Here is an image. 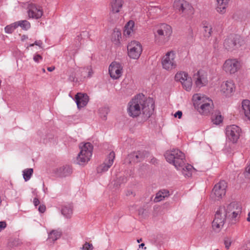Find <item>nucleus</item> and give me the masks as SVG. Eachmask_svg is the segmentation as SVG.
Wrapping results in <instances>:
<instances>
[{"instance_id": "obj_1", "label": "nucleus", "mask_w": 250, "mask_h": 250, "mask_svg": "<svg viewBox=\"0 0 250 250\" xmlns=\"http://www.w3.org/2000/svg\"><path fill=\"white\" fill-rule=\"evenodd\" d=\"M154 109V104L152 100L145 101L141 96H137L128 104L127 113L132 117H136L142 112L146 117H149Z\"/></svg>"}, {"instance_id": "obj_2", "label": "nucleus", "mask_w": 250, "mask_h": 250, "mask_svg": "<svg viewBox=\"0 0 250 250\" xmlns=\"http://www.w3.org/2000/svg\"><path fill=\"white\" fill-rule=\"evenodd\" d=\"M194 107L203 115H208L214 108L213 101L209 97L200 93L194 94L192 96Z\"/></svg>"}, {"instance_id": "obj_3", "label": "nucleus", "mask_w": 250, "mask_h": 250, "mask_svg": "<svg viewBox=\"0 0 250 250\" xmlns=\"http://www.w3.org/2000/svg\"><path fill=\"white\" fill-rule=\"evenodd\" d=\"M172 27L166 23L158 25L154 30V42L159 45H164L170 40Z\"/></svg>"}, {"instance_id": "obj_4", "label": "nucleus", "mask_w": 250, "mask_h": 250, "mask_svg": "<svg viewBox=\"0 0 250 250\" xmlns=\"http://www.w3.org/2000/svg\"><path fill=\"white\" fill-rule=\"evenodd\" d=\"M165 156L166 160L172 164L176 168H179L182 167L185 160L184 154L177 149L167 151Z\"/></svg>"}, {"instance_id": "obj_5", "label": "nucleus", "mask_w": 250, "mask_h": 250, "mask_svg": "<svg viewBox=\"0 0 250 250\" xmlns=\"http://www.w3.org/2000/svg\"><path fill=\"white\" fill-rule=\"evenodd\" d=\"M80 152L77 158L78 163L83 165L90 159L93 151V146L90 143H82L79 146Z\"/></svg>"}, {"instance_id": "obj_6", "label": "nucleus", "mask_w": 250, "mask_h": 250, "mask_svg": "<svg viewBox=\"0 0 250 250\" xmlns=\"http://www.w3.org/2000/svg\"><path fill=\"white\" fill-rule=\"evenodd\" d=\"M242 67V62L236 58H229L225 61L222 66L223 71L229 75H235Z\"/></svg>"}, {"instance_id": "obj_7", "label": "nucleus", "mask_w": 250, "mask_h": 250, "mask_svg": "<svg viewBox=\"0 0 250 250\" xmlns=\"http://www.w3.org/2000/svg\"><path fill=\"white\" fill-rule=\"evenodd\" d=\"M221 207L224 208L228 218L230 220L232 223H235L238 220L242 210L241 207L238 203L233 202Z\"/></svg>"}, {"instance_id": "obj_8", "label": "nucleus", "mask_w": 250, "mask_h": 250, "mask_svg": "<svg viewBox=\"0 0 250 250\" xmlns=\"http://www.w3.org/2000/svg\"><path fill=\"white\" fill-rule=\"evenodd\" d=\"M161 64L163 69L171 71L177 67L176 53L175 51L170 50L162 57Z\"/></svg>"}, {"instance_id": "obj_9", "label": "nucleus", "mask_w": 250, "mask_h": 250, "mask_svg": "<svg viewBox=\"0 0 250 250\" xmlns=\"http://www.w3.org/2000/svg\"><path fill=\"white\" fill-rule=\"evenodd\" d=\"M224 207H220L215 214L212 222V228L216 232H219L223 228L228 218Z\"/></svg>"}, {"instance_id": "obj_10", "label": "nucleus", "mask_w": 250, "mask_h": 250, "mask_svg": "<svg viewBox=\"0 0 250 250\" xmlns=\"http://www.w3.org/2000/svg\"><path fill=\"white\" fill-rule=\"evenodd\" d=\"M127 55L132 59L138 60L143 51L141 43L136 40L129 42L127 45Z\"/></svg>"}, {"instance_id": "obj_11", "label": "nucleus", "mask_w": 250, "mask_h": 250, "mask_svg": "<svg viewBox=\"0 0 250 250\" xmlns=\"http://www.w3.org/2000/svg\"><path fill=\"white\" fill-rule=\"evenodd\" d=\"M243 43V41L238 35L231 36L225 39L224 46L226 49L232 51L239 48Z\"/></svg>"}, {"instance_id": "obj_12", "label": "nucleus", "mask_w": 250, "mask_h": 250, "mask_svg": "<svg viewBox=\"0 0 250 250\" xmlns=\"http://www.w3.org/2000/svg\"><path fill=\"white\" fill-rule=\"evenodd\" d=\"M194 84L196 87L200 89L208 84V74L203 70H199L193 76Z\"/></svg>"}, {"instance_id": "obj_13", "label": "nucleus", "mask_w": 250, "mask_h": 250, "mask_svg": "<svg viewBox=\"0 0 250 250\" xmlns=\"http://www.w3.org/2000/svg\"><path fill=\"white\" fill-rule=\"evenodd\" d=\"M241 133V128L237 125H228L226 128V134L228 139L232 143H236L240 138Z\"/></svg>"}, {"instance_id": "obj_14", "label": "nucleus", "mask_w": 250, "mask_h": 250, "mask_svg": "<svg viewBox=\"0 0 250 250\" xmlns=\"http://www.w3.org/2000/svg\"><path fill=\"white\" fill-rule=\"evenodd\" d=\"M173 7L183 16H188L193 13L192 7L185 0H175Z\"/></svg>"}, {"instance_id": "obj_15", "label": "nucleus", "mask_w": 250, "mask_h": 250, "mask_svg": "<svg viewBox=\"0 0 250 250\" xmlns=\"http://www.w3.org/2000/svg\"><path fill=\"white\" fill-rule=\"evenodd\" d=\"M123 0H112L110 3V18L111 21H117L119 19V16L116 15L119 13L124 4Z\"/></svg>"}, {"instance_id": "obj_16", "label": "nucleus", "mask_w": 250, "mask_h": 250, "mask_svg": "<svg viewBox=\"0 0 250 250\" xmlns=\"http://www.w3.org/2000/svg\"><path fill=\"white\" fill-rule=\"evenodd\" d=\"M227 183L225 181H221L216 184L212 192V197L215 200H219L226 194Z\"/></svg>"}, {"instance_id": "obj_17", "label": "nucleus", "mask_w": 250, "mask_h": 250, "mask_svg": "<svg viewBox=\"0 0 250 250\" xmlns=\"http://www.w3.org/2000/svg\"><path fill=\"white\" fill-rule=\"evenodd\" d=\"M108 71L112 79L114 80L118 79L123 75V66L120 62H113L109 66Z\"/></svg>"}, {"instance_id": "obj_18", "label": "nucleus", "mask_w": 250, "mask_h": 250, "mask_svg": "<svg viewBox=\"0 0 250 250\" xmlns=\"http://www.w3.org/2000/svg\"><path fill=\"white\" fill-rule=\"evenodd\" d=\"M235 90V85L232 80L223 82L220 86V93L226 97L231 96Z\"/></svg>"}, {"instance_id": "obj_19", "label": "nucleus", "mask_w": 250, "mask_h": 250, "mask_svg": "<svg viewBox=\"0 0 250 250\" xmlns=\"http://www.w3.org/2000/svg\"><path fill=\"white\" fill-rule=\"evenodd\" d=\"M27 13L29 18L38 19L43 15V10L40 6L30 3L27 7Z\"/></svg>"}, {"instance_id": "obj_20", "label": "nucleus", "mask_w": 250, "mask_h": 250, "mask_svg": "<svg viewBox=\"0 0 250 250\" xmlns=\"http://www.w3.org/2000/svg\"><path fill=\"white\" fill-rule=\"evenodd\" d=\"M115 156V154L114 152H110L104 162L97 167V172L103 173L107 171L113 164Z\"/></svg>"}, {"instance_id": "obj_21", "label": "nucleus", "mask_w": 250, "mask_h": 250, "mask_svg": "<svg viewBox=\"0 0 250 250\" xmlns=\"http://www.w3.org/2000/svg\"><path fill=\"white\" fill-rule=\"evenodd\" d=\"M75 98L77 107L79 109L85 106L89 100L87 95L82 93H78Z\"/></svg>"}, {"instance_id": "obj_22", "label": "nucleus", "mask_w": 250, "mask_h": 250, "mask_svg": "<svg viewBox=\"0 0 250 250\" xmlns=\"http://www.w3.org/2000/svg\"><path fill=\"white\" fill-rule=\"evenodd\" d=\"M176 169L180 171L185 177H190L192 175L193 167L191 165L186 163V161L185 160L182 166L179 168H176Z\"/></svg>"}, {"instance_id": "obj_23", "label": "nucleus", "mask_w": 250, "mask_h": 250, "mask_svg": "<svg viewBox=\"0 0 250 250\" xmlns=\"http://www.w3.org/2000/svg\"><path fill=\"white\" fill-rule=\"evenodd\" d=\"M136 29L134 21L130 20L125 26L124 34L125 36H131L134 34Z\"/></svg>"}, {"instance_id": "obj_24", "label": "nucleus", "mask_w": 250, "mask_h": 250, "mask_svg": "<svg viewBox=\"0 0 250 250\" xmlns=\"http://www.w3.org/2000/svg\"><path fill=\"white\" fill-rule=\"evenodd\" d=\"M202 25L204 36L206 38H209L211 37L212 33V28L211 24L207 21H203Z\"/></svg>"}, {"instance_id": "obj_25", "label": "nucleus", "mask_w": 250, "mask_h": 250, "mask_svg": "<svg viewBox=\"0 0 250 250\" xmlns=\"http://www.w3.org/2000/svg\"><path fill=\"white\" fill-rule=\"evenodd\" d=\"M143 157V154L140 151L134 152L128 155L127 158L130 163L140 161Z\"/></svg>"}, {"instance_id": "obj_26", "label": "nucleus", "mask_w": 250, "mask_h": 250, "mask_svg": "<svg viewBox=\"0 0 250 250\" xmlns=\"http://www.w3.org/2000/svg\"><path fill=\"white\" fill-rule=\"evenodd\" d=\"M122 34L120 31L117 29L114 30L111 36V42L115 45H118L120 44Z\"/></svg>"}, {"instance_id": "obj_27", "label": "nucleus", "mask_w": 250, "mask_h": 250, "mask_svg": "<svg viewBox=\"0 0 250 250\" xmlns=\"http://www.w3.org/2000/svg\"><path fill=\"white\" fill-rule=\"evenodd\" d=\"M216 10L218 12L223 14L226 12L229 0H216Z\"/></svg>"}, {"instance_id": "obj_28", "label": "nucleus", "mask_w": 250, "mask_h": 250, "mask_svg": "<svg viewBox=\"0 0 250 250\" xmlns=\"http://www.w3.org/2000/svg\"><path fill=\"white\" fill-rule=\"evenodd\" d=\"M242 106L246 117L250 121V101L243 100L242 103Z\"/></svg>"}, {"instance_id": "obj_29", "label": "nucleus", "mask_w": 250, "mask_h": 250, "mask_svg": "<svg viewBox=\"0 0 250 250\" xmlns=\"http://www.w3.org/2000/svg\"><path fill=\"white\" fill-rule=\"evenodd\" d=\"M169 195V191L167 190H162L158 192L154 199L155 202H158L164 200L166 197H168Z\"/></svg>"}, {"instance_id": "obj_30", "label": "nucleus", "mask_w": 250, "mask_h": 250, "mask_svg": "<svg viewBox=\"0 0 250 250\" xmlns=\"http://www.w3.org/2000/svg\"><path fill=\"white\" fill-rule=\"evenodd\" d=\"M190 76L188 75V74L184 71H180L177 72L175 75V80L177 82H179L182 84L187 80L188 78H189Z\"/></svg>"}, {"instance_id": "obj_31", "label": "nucleus", "mask_w": 250, "mask_h": 250, "mask_svg": "<svg viewBox=\"0 0 250 250\" xmlns=\"http://www.w3.org/2000/svg\"><path fill=\"white\" fill-rule=\"evenodd\" d=\"M223 117L220 112H216L212 116L211 121L212 123L216 125H219L223 122Z\"/></svg>"}, {"instance_id": "obj_32", "label": "nucleus", "mask_w": 250, "mask_h": 250, "mask_svg": "<svg viewBox=\"0 0 250 250\" xmlns=\"http://www.w3.org/2000/svg\"><path fill=\"white\" fill-rule=\"evenodd\" d=\"M183 88L187 91H191L192 87V80L190 77L188 78L186 81L182 83Z\"/></svg>"}, {"instance_id": "obj_33", "label": "nucleus", "mask_w": 250, "mask_h": 250, "mask_svg": "<svg viewBox=\"0 0 250 250\" xmlns=\"http://www.w3.org/2000/svg\"><path fill=\"white\" fill-rule=\"evenodd\" d=\"M17 27L20 26L22 29L27 30L31 27L30 23L26 20H22L16 22Z\"/></svg>"}, {"instance_id": "obj_34", "label": "nucleus", "mask_w": 250, "mask_h": 250, "mask_svg": "<svg viewBox=\"0 0 250 250\" xmlns=\"http://www.w3.org/2000/svg\"><path fill=\"white\" fill-rule=\"evenodd\" d=\"M61 235V233L59 231L52 230L51 231L48 235V239L52 241H55L59 239Z\"/></svg>"}, {"instance_id": "obj_35", "label": "nucleus", "mask_w": 250, "mask_h": 250, "mask_svg": "<svg viewBox=\"0 0 250 250\" xmlns=\"http://www.w3.org/2000/svg\"><path fill=\"white\" fill-rule=\"evenodd\" d=\"M33 173L32 168H27L23 171V177L25 181L29 180Z\"/></svg>"}, {"instance_id": "obj_36", "label": "nucleus", "mask_w": 250, "mask_h": 250, "mask_svg": "<svg viewBox=\"0 0 250 250\" xmlns=\"http://www.w3.org/2000/svg\"><path fill=\"white\" fill-rule=\"evenodd\" d=\"M62 214L66 218H70L72 214V209L70 207H64L62 210Z\"/></svg>"}, {"instance_id": "obj_37", "label": "nucleus", "mask_w": 250, "mask_h": 250, "mask_svg": "<svg viewBox=\"0 0 250 250\" xmlns=\"http://www.w3.org/2000/svg\"><path fill=\"white\" fill-rule=\"evenodd\" d=\"M17 28L16 22H15L9 25L6 26L5 28V32L6 33L10 34L12 33L14 30Z\"/></svg>"}, {"instance_id": "obj_38", "label": "nucleus", "mask_w": 250, "mask_h": 250, "mask_svg": "<svg viewBox=\"0 0 250 250\" xmlns=\"http://www.w3.org/2000/svg\"><path fill=\"white\" fill-rule=\"evenodd\" d=\"M83 250H93V246L92 244L85 242L82 248Z\"/></svg>"}, {"instance_id": "obj_39", "label": "nucleus", "mask_w": 250, "mask_h": 250, "mask_svg": "<svg viewBox=\"0 0 250 250\" xmlns=\"http://www.w3.org/2000/svg\"><path fill=\"white\" fill-rule=\"evenodd\" d=\"M232 243V241L231 238H226L224 240V244L225 246V248L227 249H229L231 246Z\"/></svg>"}, {"instance_id": "obj_40", "label": "nucleus", "mask_w": 250, "mask_h": 250, "mask_svg": "<svg viewBox=\"0 0 250 250\" xmlns=\"http://www.w3.org/2000/svg\"><path fill=\"white\" fill-rule=\"evenodd\" d=\"M245 176L248 178H250V161L248 166L246 168Z\"/></svg>"}, {"instance_id": "obj_41", "label": "nucleus", "mask_w": 250, "mask_h": 250, "mask_svg": "<svg viewBox=\"0 0 250 250\" xmlns=\"http://www.w3.org/2000/svg\"><path fill=\"white\" fill-rule=\"evenodd\" d=\"M42 59V57L39 54H36L33 57L34 61L37 63L39 62Z\"/></svg>"}, {"instance_id": "obj_42", "label": "nucleus", "mask_w": 250, "mask_h": 250, "mask_svg": "<svg viewBox=\"0 0 250 250\" xmlns=\"http://www.w3.org/2000/svg\"><path fill=\"white\" fill-rule=\"evenodd\" d=\"M6 223L5 221L0 222V232L6 227Z\"/></svg>"}, {"instance_id": "obj_43", "label": "nucleus", "mask_w": 250, "mask_h": 250, "mask_svg": "<svg viewBox=\"0 0 250 250\" xmlns=\"http://www.w3.org/2000/svg\"><path fill=\"white\" fill-rule=\"evenodd\" d=\"M86 70L88 71V77H91L93 74V71L92 69V67L91 66L87 67L86 69Z\"/></svg>"}, {"instance_id": "obj_44", "label": "nucleus", "mask_w": 250, "mask_h": 250, "mask_svg": "<svg viewBox=\"0 0 250 250\" xmlns=\"http://www.w3.org/2000/svg\"><path fill=\"white\" fill-rule=\"evenodd\" d=\"M174 116L175 117H178L179 119H180L182 116V112L179 110L174 114Z\"/></svg>"}, {"instance_id": "obj_45", "label": "nucleus", "mask_w": 250, "mask_h": 250, "mask_svg": "<svg viewBox=\"0 0 250 250\" xmlns=\"http://www.w3.org/2000/svg\"><path fill=\"white\" fill-rule=\"evenodd\" d=\"M46 208L44 206H40L39 208V210L40 212L43 213L45 211Z\"/></svg>"}, {"instance_id": "obj_46", "label": "nucleus", "mask_w": 250, "mask_h": 250, "mask_svg": "<svg viewBox=\"0 0 250 250\" xmlns=\"http://www.w3.org/2000/svg\"><path fill=\"white\" fill-rule=\"evenodd\" d=\"M34 44L36 45H38L40 46V47H42V42L41 41H36L34 42Z\"/></svg>"}, {"instance_id": "obj_47", "label": "nucleus", "mask_w": 250, "mask_h": 250, "mask_svg": "<svg viewBox=\"0 0 250 250\" xmlns=\"http://www.w3.org/2000/svg\"><path fill=\"white\" fill-rule=\"evenodd\" d=\"M33 202L35 206H38L40 203V201L37 198H34Z\"/></svg>"}, {"instance_id": "obj_48", "label": "nucleus", "mask_w": 250, "mask_h": 250, "mask_svg": "<svg viewBox=\"0 0 250 250\" xmlns=\"http://www.w3.org/2000/svg\"><path fill=\"white\" fill-rule=\"evenodd\" d=\"M47 70L49 72H52L55 69L54 66L48 67L47 68Z\"/></svg>"}, {"instance_id": "obj_49", "label": "nucleus", "mask_w": 250, "mask_h": 250, "mask_svg": "<svg viewBox=\"0 0 250 250\" xmlns=\"http://www.w3.org/2000/svg\"><path fill=\"white\" fill-rule=\"evenodd\" d=\"M27 39H28V37H27V36H26V35H22V36H21V40H22V41H24V40H27Z\"/></svg>"}, {"instance_id": "obj_50", "label": "nucleus", "mask_w": 250, "mask_h": 250, "mask_svg": "<svg viewBox=\"0 0 250 250\" xmlns=\"http://www.w3.org/2000/svg\"><path fill=\"white\" fill-rule=\"evenodd\" d=\"M247 221L250 222V212L248 214V217L247 218Z\"/></svg>"}, {"instance_id": "obj_51", "label": "nucleus", "mask_w": 250, "mask_h": 250, "mask_svg": "<svg viewBox=\"0 0 250 250\" xmlns=\"http://www.w3.org/2000/svg\"><path fill=\"white\" fill-rule=\"evenodd\" d=\"M144 246H145V244H144V243H142L141 244H140V245H139V247H140V248H141V247L143 248Z\"/></svg>"}, {"instance_id": "obj_52", "label": "nucleus", "mask_w": 250, "mask_h": 250, "mask_svg": "<svg viewBox=\"0 0 250 250\" xmlns=\"http://www.w3.org/2000/svg\"><path fill=\"white\" fill-rule=\"evenodd\" d=\"M34 45H35V44H34V43H32V44H30L29 45V46H30V47L33 46Z\"/></svg>"}, {"instance_id": "obj_53", "label": "nucleus", "mask_w": 250, "mask_h": 250, "mask_svg": "<svg viewBox=\"0 0 250 250\" xmlns=\"http://www.w3.org/2000/svg\"><path fill=\"white\" fill-rule=\"evenodd\" d=\"M142 241V239H140V240H137V241H138V243H140V241Z\"/></svg>"}, {"instance_id": "obj_54", "label": "nucleus", "mask_w": 250, "mask_h": 250, "mask_svg": "<svg viewBox=\"0 0 250 250\" xmlns=\"http://www.w3.org/2000/svg\"><path fill=\"white\" fill-rule=\"evenodd\" d=\"M42 71H43V72H45V69L43 68L42 69Z\"/></svg>"}, {"instance_id": "obj_55", "label": "nucleus", "mask_w": 250, "mask_h": 250, "mask_svg": "<svg viewBox=\"0 0 250 250\" xmlns=\"http://www.w3.org/2000/svg\"><path fill=\"white\" fill-rule=\"evenodd\" d=\"M218 250V249H216V250Z\"/></svg>"}]
</instances>
